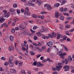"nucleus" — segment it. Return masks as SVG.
I'll use <instances>...</instances> for the list:
<instances>
[{
  "label": "nucleus",
  "mask_w": 74,
  "mask_h": 74,
  "mask_svg": "<svg viewBox=\"0 0 74 74\" xmlns=\"http://www.w3.org/2000/svg\"><path fill=\"white\" fill-rule=\"evenodd\" d=\"M58 36L57 37V39H59L60 38H62V36L61 35L58 34Z\"/></svg>",
  "instance_id": "obj_24"
},
{
  "label": "nucleus",
  "mask_w": 74,
  "mask_h": 74,
  "mask_svg": "<svg viewBox=\"0 0 74 74\" xmlns=\"http://www.w3.org/2000/svg\"><path fill=\"white\" fill-rule=\"evenodd\" d=\"M65 33H66V34L68 36H69V35H70V34H69V32L68 31H66L65 32Z\"/></svg>",
  "instance_id": "obj_39"
},
{
  "label": "nucleus",
  "mask_w": 74,
  "mask_h": 74,
  "mask_svg": "<svg viewBox=\"0 0 74 74\" xmlns=\"http://www.w3.org/2000/svg\"><path fill=\"white\" fill-rule=\"evenodd\" d=\"M9 16H10V13L8 12L7 13V14L5 15V17L8 18Z\"/></svg>",
  "instance_id": "obj_30"
},
{
  "label": "nucleus",
  "mask_w": 74,
  "mask_h": 74,
  "mask_svg": "<svg viewBox=\"0 0 74 74\" xmlns=\"http://www.w3.org/2000/svg\"><path fill=\"white\" fill-rule=\"evenodd\" d=\"M66 55V53H61L59 54V55L60 58H62V59H64V56Z\"/></svg>",
  "instance_id": "obj_4"
},
{
  "label": "nucleus",
  "mask_w": 74,
  "mask_h": 74,
  "mask_svg": "<svg viewBox=\"0 0 74 74\" xmlns=\"http://www.w3.org/2000/svg\"><path fill=\"white\" fill-rule=\"evenodd\" d=\"M20 27L19 28V29L21 30H23L25 28L23 27V26L22 25H20Z\"/></svg>",
  "instance_id": "obj_26"
},
{
  "label": "nucleus",
  "mask_w": 74,
  "mask_h": 74,
  "mask_svg": "<svg viewBox=\"0 0 74 74\" xmlns=\"http://www.w3.org/2000/svg\"><path fill=\"white\" fill-rule=\"evenodd\" d=\"M9 11L10 12H11L12 14V15H15V14H16V12H15V9H10L9 10Z\"/></svg>",
  "instance_id": "obj_3"
},
{
  "label": "nucleus",
  "mask_w": 74,
  "mask_h": 74,
  "mask_svg": "<svg viewBox=\"0 0 74 74\" xmlns=\"http://www.w3.org/2000/svg\"><path fill=\"white\" fill-rule=\"evenodd\" d=\"M22 49H23V51H25L26 50V49L24 47H22Z\"/></svg>",
  "instance_id": "obj_61"
},
{
  "label": "nucleus",
  "mask_w": 74,
  "mask_h": 74,
  "mask_svg": "<svg viewBox=\"0 0 74 74\" xmlns=\"http://www.w3.org/2000/svg\"><path fill=\"white\" fill-rule=\"evenodd\" d=\"M31 14V13L30 12H27V15H28V16H30V15Z\"/></svg>",
  "instance_id": "obj_36"
},
{
  "label": "nucleus",
  "mask_w": 74,
  "mask_h": 74,
  "mask_svg": "<svg viewBox=\"0 0 74 74\" xmlns=\"http://www.w3.org/2000/svg\"><path fill=\"white\" fill-rule=\"evenodd\" d=\"M15 30H16L17 31H18V30H19V28L18 27H16L15 28Z\"/></svg>",
  "instance_id": "obj_62"
},
{
  "label": "nucleus",
  "mask_w": 74,
  "mask_h": 74,
  "mask_svg": "<svg viewBox=\"0 0 74 74\" xmlns=\"http://www.w3.org/2000/svg\"><path fill=\"white\" fill-rule=\"evenodd\" d=\"M1 60H5V58L4 57H2L1 58Z\"/></svg>",
  "instance_id": "obj_55"
},
{
  "label": "nucleus",
  "mask_w": 74,
  "mask_h": 74,
  "mask_svg": "<svg viewBox=\"0 0 74 74\" xmlns=\"http://www.w3.org/2000/svg\"><path fill=\"white\" fill-rule=\"evenodd\" d=\"M50 37L51 38H53L52 35V34H48V36H47L46 37V39H47V40H48V39L49 38H50Z\"/></svg>",
  "instance_id": "obj_9"
},
{
  "label": "nucleus",
  "mask_w": 74,
  "mask_h": 74,
  "mask_svg": "<svg viewBox=\"0 0 74 74\" xmlns=\"http://www.w3.org/2000/svg\"><path fill=\"white\" fill-rule=\"evenodd\" d=\"M34 40H36L37 39V37L36 36H35L34 37Z\"/></svg>",
  "instance_id": "obj_47"
},
{
  "label": "nucleus",
  "mask_w": 74,
  "mask_h": 74,
  "mask_svg": "<svg viewBox=\"0 0 74 74\" xmlns=\"http://www.w3.org/2000/svg\"><path fill=\"white\" fill-rule=\"evenodd\" d=\"M74 28L69 30V32H74Z\"/></svg>",
  "instance_id": "obj_54"
},
{
  "label": "nucleus",
  "mask_w": 74,
  "mask_h": 74,
  "mask_svg": "<svg viewBox=\"0 0 74 74\" xmlns=\"http://www.w3.org/2000/svg\"><path fill=\"white\" fill-rule=\"evenodd\" d=\"M15 47L17 51H19V50L18 49V46H17L16 45H15Z\"/></svg>",
  "instance_id": "obj_33"
},
{
  "label": "nucleus",
  "mask_w": 74,
  "mask_h": 74,
  "mask_svg": "<svg viewBox=\"0 0 74 74\" xmlns=\"http://www.w3.org/2000/svg\"><path fill=\"white\" fill-rule=\"evenodd\" d=\"M64 49H65V51H68V49H67V47H66V46H65L64 47Z\"/></svg>",
  "instance_id": "obj_52"
},
{
  "label": "nucleus",
  "mask_w": 74,
  "mask_h": 74,
  "mask_svg": "<svg viewBox=\"0 0 74 74\" xmlns=\"http://www.w3.org/2000/svg\"><path fill=\"white\" fill-rule=\"evenodd\" d=\"M71 23L74 25V18L73 19V21L71 22Z\"/></svg>",
  "instance_id": "obj_64"
},
{
  "label": "nucleus",
  "mask_w": 74,
  "mask_h": 74,
  "mask_svg": "<svg viewBox=\"0 0 74 74\" xmlns=\"http://www.w3.org/2000/svg\"><path fill=\"white\" fill-rule=\"evenodd\" d=\"M9 63H10L9 66L10 67H13V66H14V63H13L12 61H11L10 60H9Z\"/></svg>",
  "instance_id": "obj_8"
},
{
  "label": "nucleus",
  "mask_w": 74,
  "mask_h": 74,
  "mask_svg": "<svg viewBox=\"0 0 74 74\" xmlns=\"http://www.w3.org/2000/svg\"><path fill=\"white\" fill-rule=\"evenodd\" d=\"M24 47H26V49H25V51L27 53H28V48H29V45L28 44L27 45H24Z\"/></svg>",
  "instance_id": "obj_11"
},
{
  "label": "nucleus",
  "mask_w": 74,
  "mask_h": 74,
  "mask_svg": "<svg viewBox=\"0 0 74 74\" xmlns=\"http://www.w3.org/2000/svg\"><path fill=\"white\" fill-rule=\"evenodd\" d=\"M38 28V27L37 26H34L33 28V30H36Z\"/></svg>",
  "instance_id": "obj_38"
},
{
  "label": "nucleus",
  "mask_w": 74,
  "mask_h": 74,
  "mask_svg": "<svg viewBox=\"0 0 74 74\" xmlns=\"http://www.w3.org/2000/svg\"><path fill=\"white\" fill-rule=\"evenodd\" d=\"M28 5L29 6H34V4L33 3V2L32 1H29L28 2Z\"/></svg>",
  "instance_id": "obj_6"
},
{
  "label": "nucleus",
  "mask_w": 74,
  "mask_h": 74,
  "mask_svg": "<svg viewBox=\"0 0 74 74\" xmlns=\"http://www.w3.org/2000/svg\"><path fill=\"white\" fill-rule=\"evenodd\" d=\"M30 30L32 32V34H31V36H34V33H35V31H33V29H31Z\"/></svg>",
  "instance_id": "obj_16"
},
{
  "label": "nucleus",
  "mask_w": 74,
  "mask_h": 74,
  "mask_svg": "<svg viewBox=\"0 0 74 74\" xmlns=\"http://www.w3.org/2000/svg\"><path fill=\"white\" fill-rule=\"evenodd\" d=\"M63 38L64 39V40H66L67 38V36H64L63 37Z\"/></svg>",
  "instance_id": "obj_43"
},
{
  "label": "nucleus",
  "mask_w": 74,
  "mask_h": 74,
  "mask_svg": "<svg viewBox=\"0 0 74 74\" xmlns=\"http://www.w3.org/2000/svg\"><path fill=\"white\" fill-rule=\"evenodd\" d=\"M14 49V47L13 46H10L9 48V50L10 51H12V50H13Z\"/></svg>",
  "instance_id": "obj_15"
},
{
  "label": "nucleus",
  "mask_w": 74,
  "mask_h": 74,
  "mask_svg": "<svg viewBox=\"0 0 74 74\" xmlns=\"http://www.w3.org/2000/svg\"><path fill=\"white\" fill-rule=\"evenodd\" d=\"M55 16L56 18H58L59 16V13L57 11H56L55 14Z\"/></svg>",
  "instance_id": "obj_7"
},
{
  "label": "nucleus",
  "mask_w": 74,
  "mask_h": 74,
  "mask_svg": "<svg viewBox=\"0 0 74 74\" xmlns=\"http://www.w3.org/2000/svg\"><path fill=\"white\" fill-rule=\"evenodd\" d=\"M28 42L30 43L31 42H32V41L31 40H29L28 41Z\"/></svg>",
  "instance_id": "obj_60"
},
{
  "label": "nucleus",
  "mask_w": 74,
  "mask_h": 74,
  "mask_svg": "<svg viewBox=\"0 0 74 74\" xmlns=\"http://www.w3.org/2000/svg\"><path fill=\"white\" fill-rule=\"evenodd\" d=\"M60 5V4L59 3H57L54 4V6L55 7H58Z\"/></svg>",
  "instance_id": "obj_21"
},
{
  "label": "nucleus",
  "mask_w": 74,
  "mask_h": 74,
  "mask_svg": "<svg viewBox=\"0 0 74 74\" xmlns=\"http://www.w3.org/2000/svg\"><path fill=\"white\" fill-rule=\"evenodd\" d=\"M49 6V5L47 4H45V7L46 8H47Z\"/></svg>",
  "instance_id": "obj_58"
},
{
  "label": "nucleus",
  "mask_w": 74,
  "mask_h": 74,
  "mask_svg": "<svg viewBox=\"0 0 74 74\" xmlns=\"http://www.w3.org/2000/svg\"><path fill=\"white\" fill-rule=\"evenodd\" d=\"M5 21V19L4 18L1 17V18H0V23H3V22H4V21Z\"/></svg>",
  "instance_id": "obj_12"
},
{
  "label": "nucleus",
  "mask_w": 74,
  "mask_h": 74,
  "mask_svg": "<svg viewBox=\"0 0 74 74\" xmlns=\"http://www.w3.org/2000/svg\"><path fill=\"white\" fill-rule=\"evenodd\" d=\"M31 55H34V52L33 51H31L30 52Z\"/></svg>",
  "instance_id": "obj_40"
},
{
  "label": "nucleus",
  "mask_w": 74,
  "mask_h": 74,
  "mask_svg": "<svg viewBox=\"0 0 74 74\" xmlns=\"http://www.w3.org/2000/svg\"><path fill=\"white\" fill-rule=\"evenodd\" d=\"M47 60H48V61H49V62H52V60H50V58H48Z\"/></svg>",
  "instance_id": "obj_50"
},
{
  "label": "nucleus",
  "mask_w": 74,
  "mask_h": 74,
  "mask_svg": "<svg viewBox=\"0 0 74 74\" xmlns=\"http://www.w3.org/2000/svg\"><path fill=\"white\" fill-rule=\"evenodd\" d=\"M37 35L38 36H42V35H41V33H40V32H38L37 33Z\"/></svg>",
  "instance_id": "obj_28"
},
{
  "label": "nucleus",
  "mask_w": 74,
  "mask_h": 74,
  "mask_svg": "<svg viewBox=\"0 0 74 74\" xmlns=\"http://www.w3.org/2000/svg\"><path fill=\"white\" fill-rule=\"evenodd\" d=\"M47 60H45V59H43L42 61V62L44 63V62H47Z\"/></svg>",
  "instance_id": "obj_49"
},
{
  "label": "nucleus",
  "mask_w": 74,
  "mask_h": 74,
  "mask_svg": "<svg viewBox=\"0 0 74 74\" xmlns=\"http://www.w3.org/2000/svg\"><path fill=\"white\" fill-rule=\"evenodd\" d=\"M10 71L12 73H15L16 72V71L15 69H11Z\"/></svg>",
  "instance_id": "obj_20"
},
{
  "label": "nucleus",
  "mask_w": 74,
  "mask_h": 74,
  "mask_svg": "<svg viewBox=\"0 0 74 74\" xmlns=\"http://www.w3.org/2000/svg\"><path fill=\"white\" fill-rule=\"evenodd\" d=\"M15 32V29L14 28H12V32L13 33Z\"/></svg>",
  "instance_id": "obj_48"
},
{
  "label": "nucleus",
  "mask_w": 74,
  "mask_h": 74,
  "mask_svg": "<svg viewBox=\"0 0 74 74\" xmlns=\"http://www.w3.org/2000/svg\"><path fill=\"white\" fill-rule=\"evenodd\" d=\"M9 59L10 60H9L12 62V61L14 60V57L12 56H10L9 57Z\"/></svg>",
  "instance_id": "obj_14"
},
{
  "label": "nucleus",
  "mask_w": 74,
  "mask_h": 74,
  "mask_svg": "<svg viewBox=\"0 0 74 74\" xmlns=\"http://www.w3.org/2000/svg\"><path fill=\"white\" fill-rule=\"evenodd\" d=\"M35 48L36 49H37V50H38L40 48H39V47H38V46H36Z\"/></svg>",
  "instance_id": "obj_57"
},
{
  "label": "nucleus",
  "mask_w": 74,
  "mask_h": 74,
  "mask_svg": "<svg viewBox=\"0 0 74 74\" xmlns=\"http://www.w3.org/2000/svg\"><path fill=\"white\" fill-rule=\"evenodd\" d=\"M3 12H4V14L5 15L7 14V11L5 10H3Z\"/></svg>",
  "instance_id": "obj_44"
},
{
  "label": "nucleus",
  "mask_w": 74,
  "mask_h": 74,
  "mask_svg": "<svg viewBox=\"0 0 74 74\" xmlns=\"http://www.w3.org/2000/svg\"><path fill=\"white\" fill-rule=\"evenodd\" d=\"M25 71L24 70L20 72V74H25Z\"/></svg>",
  "instance_id": "obj_25"
},
{
  "label": "nucleus",
  "mask_w": 74,
  "mask_h": 74,
  "mask_svg": "<svg viewBox=\"0 0 74 74\" xmlns=\"http://www.w3.org/2000/svg\"><path fill=\"white\" fill-rule=\"evenodd\" d=\"M47 45L48 47H50V48H51V46L53 45V42L52 41H49L47 42Z\"/></svg>",
  "instance_id": "obj_5"
},
{
  "label": "nucleus",
  "mask_w": 74,
  "mask_h": 74,
  "mask_svg": "<svg viewBox=\"0 0 74 74\" xmlns=\"http://www.w3.org/2000/svg\"><path fill=\"white\" fill-rule=\"evenodd\" d=\"M42 38H43V39H45L46 38V37H45V36H42Z\"/></svg>",
  "instance_id": "obj_63"
},
{
  "label": "nucleus",
  "mask_w": 74,
  "mask_h": 74,
  "mask_svg": "<svg viewBox=\"0 0 74 74\" xmlns=\"http://www.w3.org/2000/svg\"><path fill=\"white\" fill-rule=\"evenodd\" d=\"M67 2V1L66 0H64V1H63L62 2H61V5H63L64 4H65Z\"/></svg>",
  "instance_id": "obj_19"
},
{
  "label": "nucleus",
  "mask_w": 74,
  "mask_h": 74,
  "mask_svg": "<svg viewBox=\"0 0 74 74\" xmlns=\"http://www.w3.org/2000/svg\"><path fill=\"white\" fill-rule=\"evenodd\" d=\"M47 9L48 10H52V7L51 5H49V6L47 7Z\"/></svg>",
  "instance_id": "obj_22"
},
{
  "label": "nucleus",
  "mask_w": 74,
  "mask_h": 74,
  "mask_svg": "<svg viewBox=\"0 0 74 74\" xmlns=\"http://www.w3.org/2000/svg\"><path fill=\"white\" fill-rule=\"evenodd\" d=\"M52 36H53V37H55L56 36V34L55 33V32H53V33L52 34Z\"/></svg>",
  "instance_id": "obj_23"
},
{
  "label": "nucleus",
  "mask_w": 74,
  "mask_h": 74,
  "mask_svg": "<svg viewBox=\"0 0 74 74\" xmlns=\"http://www.w3.org/2000/svg\"><path fill=\"white\" fill-rule=\"evenodd\" d=\"M41 56V55H38L36 56V58H39V57H40Z\"/></svg>",
  "instance_id": "obj_56"
},
{
  "label": "nucleus",
  "mask_w": 74,
  "mask_h": 74,
  "mask_svg": "<svg viewBox=\"0 0 74 74\" xmlns=\"http://www.w3.org/2000/svg\"><path fill=\"white\" fill-rule=\"evenodd\" d=\"M5 66H8L9 64V62H6L5 63Z\"/></svg>",
  "instance_id": "obj_34"
},
{
  "label": "nucleus",
  "mask_w": 74,
  "mask_h": 74,
  "mask_svg": "<svg viewBox=\"0 0 74 74\" xmlns=\"http://www.w3.org/2000/svg\"><path fill=\"white\" fill-rule=\"evenodd\" d=\"M60 18L61 21H64V16H61Z\"/></svg>",
  "instance_id": "obj_27"
},
{
  "label": "nucleus",
  "mask_w": 74,
  "mask_h": 74,
  "mask_svg": "<svg viewBox=\"0 0 74 74\" xmlns=\"http://www.w3.org/2000/svg\"><path fill=\"white\" fill-rule=\"evenodd\" d=\"M4 26H5V23L2 24L1 26L0 27L1 28H3V27H4Z\"/></svg>",
  "instance_id": "obj_35"
},
{
  "label": "nucleus",
  "mask_w": 74,
  "mask_h": 74,
  "mask_svg": "<svg viewBox=\"0 0 74 74\" xmlns=\"http://www.w3.org/2000/svg\"><path fill=\"white\" fill-rule=\"evenodd\" d=\"M68 60L69 62H71L72 61V58L71 56H69L68 57Z\"/></svg>",
  "instance_id": "obj_13"
},
{
  "label": "nucleus",
  "mask_w": 74,
  "mask_h": 74,
  "mask_svg": "<svg viewBox=\"0 0 74 74\" xmlns=\"http://www.w3.org/2000/svg\"><path fill=\"white\" fill-rule=\"evenodd\" d=\"M18 6V5H17V4H14L13 5V7L14 8H16Z\"/></svg>",
  "instance_id": "obj_32"
},
{
  "label": "nucleus",
  "mask_w": 74,
  "mask_h": 74,
  "mask_svg": "<svg viewBox=\"0 0 74 74\" xmlns=\"http://www.w3.org/2000/svg\"><path fill=\"white\" fill-rule=\"evenodd\" d=\"M67 11V8H65L63 9V11L64 12H66Z\"/></svg>",
  "instance_id": "obj_51"
},
{
  "label": "nucleus",
  "mask_w": 74,
  "mask_h": 74,
  "mask_svg": "<svg viewBox=\"0 0 74 74\" xmlns=\"http://www.w3.org/2000/svg\"><path fill=\"white\" fill-rule=\"evenodd\" d=\"M60 27V29H61V30H63V25H61Z\"/></svg>",
  "instance_id": "obj_45"
},
{
  "label": "nucleus",
  "mask_w": 74,
  "mask_h": 74,
  "mask_svg": "<svg viewBox=\"0 0 74 74\" xmlns=\"http://www.w3.org/2000/svg\"><path fill=\"white\" fill-rule=\"evenodd\" d=\"M21 12V11H20V10H17V13L18 14H20V12Z\"/></svg>",
  "instance_id": "obj_41"
},
{
  "label": "nucleus",
  "mask_w": 74,
  "mask_h": 74,
  "mask_svg": "<svg viewBox=\"0 0 74 74\" xmlns=\"http://www.w3.org/2000/svg\"><path fill=\"white\" fill-rule=\"evenodd\" d=\"M62 67V66H56V68H53V70H54V71H60V68Z\"/></svg>",
  "instance_id": "obj_2"
},
{
  "label": "nucleus",
  "mask_w": 74,
  "mask_h": 74,
  "mask_svg": "<svg viewBox=\"0 0 74 74\" xmlns=\"http://www.w3.org/2000/svg\"><path fill=\"white\" fill-rule=\"evenodd\" d=\"M65 28H68L70 27H71L70 25H69L67 26H65Z\"/></svg>",
  "instance_id": "obj_46"
},
{
  "label": "nucleus",
  "mask_w": 74,
  "mask_h": 74,
  "mask_svg": "<svg viewBox=\"0 0 74 74\" xmlns=\"http://www.w3.org/2000/svg\"><path fill=\"white\" fill-rule=\"evenodd\" d=\"M70 68V66L68 65L64 66L63 67V69H64V71H69Z\"/></svg>",
  "instance_id": "obj_1"
},
{
  "label": "nucleus",
  "mask_w": 74,
  "mask_h": 74,
  "mask_svg": "<svg viewBox=\"0 0 74 74\" xmlns=\"http://www.w3.org/2000/svg\"><path fill=\"white\" fill-rule=\"evenodd\" d=\"M38 44L39 46L42 45V44L40 42H38Z\"/></svg>",
  "instance_id": "obj_59"
},
{
  "label": "nucleus",
  "mask_w": 74,
  "mask_h": 74,
  "mask_svg": "<svg viewBox=\"0 0 74 74\" xmlns=\"http://www.w3.org/2000/svg\"><path fill=\"white\" fill-rule=\"evenodd\" d=\"M23 64V62H21L19 63V67H21V66H22Z\"/></svg>",
  "instance_id": "obj_31"
},
{
  "label": "nucleus",
  "mask_w": 74,
  "mask_h": 74,
  "mask_svg": "<svg viewBox=\"0 0 74 74\" xmlns=\"http://www.w3.org/2000/svg\"><path fill=\"white\" fill-rule=\"evenodd\" d=\"M25 10L27 12L28 11H29V7H27L25 8Z\"/></svg>",
  "instance_id": "obj_37"
},
{
  "label": "nucleus",
  "mask_w": 74,
  "mask_h": 74,
  "mask_svg": "<svg viewBox=\"0 0 74 74\" xmlns=\"http://www.w3.org/2000/svg\"><path fill=\"white\" fill-rule=\"evenodd\" d=\"M10 40H11V41H13L14 40V38L12 36L10 35Z\"/></svg>",
  "instance_id": "obj_17"
},
{
  "label": "nucleus",
  "mask_w": 74,
  "mask_h": 74,
  "mask_svg": "<svg viewBox=\"0 0 74 74\" xmlns=\"http://www.w3.org/2000/svg\"><path fill=\"white\" fill-rule=\"evenodd\" d=\"M42 50H44V49H45V47L44 46H43L41 47Z\"/></svg>",
  "instance_id": "obj_53"
},
{
  "label": "nucleus",
  "mask_w": 74,
  "mask_h": 74,
  "mask_svg": "<svg viewBox=\"0 0 74 74\" xmlns=\"http://www.w3.org/2000/svg\"><path fill=\"white\" fill-rule=\"evenodd\" d=\"M65 63L66 64H68V60L66 58H65Z\"/></svg>",
  "instance_id": "obj_29"
},
{
  "label": "nucleus",
  "mask_w": 74,
  "mask_h": 74,
  "mask_svg": "<svg viewBox=\"0 0 74 74\" xmlns=\"http://www.w3.org/2000/svg\"><path fill=\"white\" fill-rule=\"evenodd\" d=\"M36 65L38 66V67H42L44 66L43 64H41L40 62H37L36 64Z\"/></svg>",
  "instance_id": "obj_10"
},
{
  "label": "nucleus",
  "mask_w": 74,
  "mask_h": 74,
  "mask_svg": "<svg viewBox=\"0 0 74 74\" xmlns=\"http://www.w3.org/2000/svg\"><path fill=\"white\" fill-rule=\"evenodd\" d=\"M40 31L41 32H42V33H44L45 32V28H43L40 29Z\"/></svg>",
  "instance_id": "obj_18"
},
{
  "label": "nucleus",
  "mask_w": 74,
  "mask_h": 74,
  "mask_svg": "<svg viewBox=\"0 0 74 74\" xmlns=\"http://www.w3.org/2000/svg\"><path fill=\"white\" fill-rule=\"evenodd\" d=\"M66 19L67 20H68V19H72V17H67L66 18Z\"/></svg>",
  "instance_id": "obj_42"
}]
</instances>
